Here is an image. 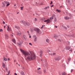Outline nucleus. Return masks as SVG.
Listing matches in <instances>:
<instances>
[{
  "instance_id": "f257e3e1",
  "label": "nucleus",
  "mask_w": 75,
  "mask_h": 75,
  "mask_svg": "<svg viewBox=\"0 0 75 75\" xmlns=\"http://www.w3.org/2000/svg\"><path fill=\"white\" fill-rule=\"evenodd\" d=\"M20 50L21 52L23 53V55L25 56V57L26 58L28 61H32L33 60H35L36 58V56L33 52H29L24 51L23 50L20 49Z\"/></svg>"
},
{
  "instance_id": "f03ea898",
  "label": "nucleus",
  "mask_w": 75,
  "mask_h": 75,
  "mask_svg": "<svg viewBox=\"0 0 75 75\" xmlns=\"http://www.w3.org/2000/svg\"><path fill=\"white\" fill-rule=\"evenodd\" d=\"M34 30L35 31H36L37 33H38L39 34H40V29L38 28H35L34 29Z\"/></svg>"
},
{
  "instance_id": "7ed1b4c3",
  "label": "nucleus",
  "mask_w": 75,
  "mask_h": 75,
  "mask_svg": "<svg viewBox=\"0 0 75 75\" xmlns=\"http://www.w3.org/2000/svg\"><path fill=\"white\" fill-rule=\"evenodd\" d=\"M33 38L34 39V42H36L37 40V36L35 35H34L33 36Z\"/></svg>"
},
{
  "instance_id": "20e7f679",
  "label": "nucleus",
  "mask_w": 75,
  "mask_h": 75,
  "mask_svg": "<svg viewBox=\"0 0 75 75\" xmlns=\"http://www.w3.org/2000/svg\"><path fill=\"white\" fill-rule=\"evenodd\" d=\"M44 22H47L46 24H48V23H50L51 22V20H50L49 19H48L44 21Z\"/></svg>"
},
{
  "instance_id": "39448f33",
  "label": "nucleus",
  "mask_w": 75,
  "mask_h": 75,
  "mask_svg": "<svg viewBox=\"0 0 75 75\" xmlns=\"http://www.w3.org/2000/svg\"><path fill=\"white\" fill-rule=\"evenodd\" d=\"M4 3L6 4V7H7L10 5V4L9 3V2H7V1H4Z\"/></svg>"
},
{
  "instance_id": "423d86ee",
  "label": "nucleus",
  "mask_w": 75,
  "mask_h": 75,
  "mask_svg": "<svg viewBox=\"0 0 75 75\" xmlns=\"http://www.w3.org/2000/svg\"><path fill=\"white\" fill-rule=\"evenodd\" d=\"M5 38L6 40H7L8 39V35H7V34H5Z\"/></svg>"
},
{
  "instance_id": "0eeeda50",
  "label": "nucleus",
  "mask_w": 75,
  "mask_h": 75,
  "mask_svg": "<svg viewBox=\"0 0 75 75\" xmlns=\"http://www.w3.org/2000/svg\"><path fill=\"white\" fill-rule=\"evenodd\" d=\"M71 18H69V17H68L67 16H65L64 17V19L65 20H69V19H70Z\"/></svg>"
},
{
  "instance_id": "6e6552de",
  "label": "nucleus",
  "mask_w": 75,
  "mask_h": 75,
  "mask_svg": "<svg viewBox=\"0 0 75 75\" xmlns=\"http://www.w3.org/2000/svg\"><path fill=\"white\" fill-rule=\"evenodd\" d=\"M23 38L24 40L25 41H26V36H25V35H23Z\"/></svg>"
},
{
  "instance_id": "1a4fd4ad",
  "label": "nucleus",
  "mask_w": 75,
  "mask_h": 75,
  "mask_svg": "<svg viewBox=\"0 0 75 75\" xmlns=\"http://www.w3.org/2000/svg\"><path fill=\"white\" fill-rule=\"evenodd\" d=\"M2 4L3 5L2 6V7H5V6H6V4H4V2H2Z\"/></svg>"
},
{
  "instance_id": "9d476101",
  "label": "nucleus",
  "mask_w": 75,
  "mask_h": 75,
  "mask_svg": "<svg viewBox=\"0 0 75 75\" xmlns=\"http://www.w3.org/2000/svg\"><path fill=\"white\" fill-rule=\"evenodd\" d=\"M61 59V57H58L57 58H55V60H59V59Z\"/></svg>"
},
{
  "instance_id": "9b49d317",
  "label": "nucleus",
  "mask_w": 75,
  "mask_h": 75,
  "mask_svg": "<svg viewBox=\"0 0 75 75\" xmlns=\"http://www.w3.org/2000/svg\"><path fill=\"white\" fill-rule=\"evenodd\" d=\"M7 30L8 31H11V28H9V26H8V28H7Z\"/></svg>"
},
{
  "instance_id": "f8f14e48",
  "label": "nucleus",
  "mask_w": 75,
  "mask_h": 75,
  "mask_svg": "<svg viewBox=\"0 0 75 75\" xmlns=\"http://www.w3.org/2000/svg\"><path fill=\"white\" fill-rule=\"evenodd\" d=\"M66 48V50H69L70 49V47L69 46H67Z\"/></svg>"
},
{
  "instance_id": "ddd939ff",
  "label": "nucleus",
  "mask_w": 75,
  "mask_h": 75,
  "mask_svg": "<svg viewBox=\"0 0 75 75\" xmlns=\"http://www.w3.org/2000/svg\"><path fill=\"white\" fill-rule=\"evenodd\" d=\"M12 41L15 44H16V40L14 39H13L12 40Z\"/></svg>"
},
{
  "instance_id": "4468645a",
  "label": "nucleus",
  "mask_w": 75,
  "mask_h": 75,
  "mask_svg": "<svg viewBox=\"0 0 75 75\" xmlns=\"http://www.w3.org/2000/svg\"><path fill=\"white\" fill-rule=\"evenodd\" d=\"M2 67H3V68H5L6 65L4 64V62L2 63Z\"/></svg>"
},
{
  "instance_id": "2eb2a0df",
  "label": "nucleus",
  "mask_w": 75,
  "mask_h": 75,
  "mask_svg": "<svg viewBox=\"0 0 75 75\" xmlns=\"http://www.w3.org/2000/svg\"><path fill=\"white\" fill-rule=\"evenodd\" d=\"M21 75H25V74H24V72L23 71H21Z\"/></svg>"
},
{
  "instance_id": "dca6fc26",
  "label": "nucleus",
  "mask_w": 75,
  "mask_h": 75,
  "mask_svg": "<svg viewBox=\"0 0 75 75\" xmlns=\"http://www.w3.org/2000/svg\"><path fill=\"white\" fill-rule=\"evenodd\" d=\"M23 24L24 25H27V22L25 21H24V22H23Z\"/></svg>"
},
{
  "instance_id": "f3484780",
  "label": "nucleus",
  "mask_w": 75,
  "mask_h": 75,
  "mask_svg": "<svg viewBox=\"0 0 75 75\" xmlns=\"http://www.w3.org/2000/svg\"><path fill=\"white\" fill-rule=\"evenodd\" d=\"M42 51H41L40 52V57H41L42 56Z\"/></svg>"
},
{
  "instance_id": "a211bd4d",
  "label": "nucleus",
  "mask_w": 75,
  "mask_h": 75,
  "mask_svg": "<svg viewBox=\"0 0 75 75\" xmlns=\"http://www.w3.org/2000/svg\"><path fill=\"white\" fill-rule=\"evenodd\" d=\"M4 61H7V59L5 57H4Z\"/></svg>"
},
{
  "instance_id": "6ab92c4d",
  "label": "nucleus",
  "mask_w": 75,
  "mask_h": 75,
  "mask_svg": "<svg viewBox=\"0 0 75 75\" xmlns=\"http://www.w3.org/2000/svg\"><path fill=\"white\" fill-rule=\"evenodd\" d=\"M53 19H54V18L52 16L50 17V20H52Z\"/></svg>"
},
{
  "instance_id": "aec40b11",
  "label": "nucleus",
  "mask_w": 75,
  "mask_h": 75,
  "mask_svg": "<svg viewBox=\"0 0 75 75\" xmlns=\"http://www.w3.org/2000/svg\"><path fill=\"white\" fill-rule=\"evenodd\" d=\"M62 75H66V73H65V72H63L62 73Z\"/></svg>"
},
{
  "instance_id": "412c9836",
  "label": "nucleus",
  "mask_w": 75,
  "mask_h": 75,
  "mask_svg": "<svg viewBox=\"0 0 75 75\" xmlns=\"http://www.w3.org/2000/svg\"><path fill=\"white\" fill-rule=\"evenodd\" d=\"M23 44V42H22V40H21L20 41L19 45H21V44Z\"/></svg>"
},
{
  "instance_id": "4be33fe9",
  "label": "nucleus",
  "mask_w": 75,
  "mask_h": 75,
  "mask_svg": "<svg viewBox=\"0 0 75 75\" xmlns=\"http://www.w3.org/2000/svg\"><path fill=\"white\" fill-rule=\"evenodd\" d=\"M24 22V21H20V23H23Z\"/></svg>"
},
{
  "instance_id": "5701e85b",
  "label": "nucleus",
  "mask_w": 75,
  "mask_h": 75,
  "mask_svg": "<svg viewBox=\"0 0 75 75\" xmlns=\"http://www.w3.org/2000/svg\"><path fill=\"white\" fill-rule=\"evenodd\" d=\"M56 11L58 12V13H60V12H61V11L59 10H58V9H57L56 10Z\"/></svg>"
},
{
  "instance_id": "b1692460",
  "label": "nucleus",
  "mask_w": 75,
  "mask_h": 75,
  "mask_svg": "<svg viewBox=\"0 0 75 75\" xmlns=\"http://www.w3.org/2000/svg\"><path fill=\"white\" fill-rule=\"evenodd\" d=\"M15 28H17V29H18H18H19V27H18L17 26H15Z\"/></svg>"
},
{
  "instance_id": "393cba45",
  "label": "nucleus",
  "mask_w": 75,
  "mask_h": 75,
  "mask_svg": "<svg viewBox=\"0 0 75 75\" xmlns=\"http://www.w3.org/2000/svg\"><path fill=\"white\" fill-rule=\"evenodd\" d=\"M54 21H57V18H54Z\"/></svg>"
},
{
  "instance_id": "a878e982",
  "label": "nucleus",
  "mask_w": 75,
  "mask_h": 75,
  "mask_svg": "<svg viewBox=\"0 0 75 75\" xmlns=\"http://www.w3.org/2000/svg\"><path fill=\"white\" fill-rule=\"evenodd\" d=\"M52 17L53 18L55 17V14H53L52 16Z\"/></svg>"
},
{
  "instance_id": "bb28decb",
  "label": "nucleus",
  "mask_w": 75,
  "mask_h": 75,
  "mask_svg": "<svg viewBox=\"0 0 75 75\" xmlns=\"http://www.w3.org/2000/svg\"><path fill=\"white\" fill-rule=\"evenodd\" d=\"M24 7H21V10H23V8Z\"/></svg>"
},
{
  "instance_id": "cd10ccee",
  "label": "nucleus",
  "mask_w": 75,
  "mask_h": 75,
  "mask_svg": "<svg viewBox=\"0 0 75 75\" xmlns=\"http://www.w3.org/2000/svg\"><path fill=\"white\" fill-rule=\"evenodd\" d=\"M46 41L47 42H49V40L48 39H47L46 40Z\"/></svg>"
},
{
  "instance_id": "c85d7f7f",
  "label": "nucleus",
  "mask_w": 75,
  "mask_h": 75,
  "mask_svg": "<svg viewBox=\"0 0 75 75\" xmlns=\"http://www.w3.org/2000/svg\"><path fill=\"white\" fill-rule=\"evenodd\" d=\"M70 60H71V58H68V61H70Z\"/></svg>"
},
{
  "instance_id": "c756f323",
  "label": "nucleus",
  "mask_w": 75,
  "mask_h": 75,
  "mask_svg": "<svg viewBox=\"0 0 75 75\" xmlns=\"http://www.w3.org/2000/svg\"><path fill=\"white\" fill-rule=\"evenodd\" d=\"M35 21H37V18H35Z\"/></svg>"
},
{
  "instance_id": "7c9ffc66",
  "label": "nucleus",
  "mask_w": 75,
  "mask_h": 75,
  "mask_svg": "<svg viewBox=\"0 0 75 75\" xmlns=\"http://www.w3.org/2000/svg\"><path fill=\"white\" fill-rule=\"evenodd\" d=\"M29 45H31V46H32V44H31V43H29Z\"/></svg>"
},
{
  "instance_id": "2f4dec72",
  "label": "nucleus",
  "mask_w": 75,
  "mask_h": 75,
  "mask_svg": "<svg viewBox=\"0 0 75 75\" xmlns=\"http://www.w3.org/2000/svg\"><path fill=\"white\" fill-rule=\"evenodd\" d=\"M45 25H42V27H41V28H43V27H45Z\"/></svg>"
},
{
  "instance_id": "473e14b6",
  "label": "nucleus",
  "mask_w": 75,
  "mask_h": 75,
  "mask_svg": "<svg viewBox=\"0 0 75 75\" xmlns=\"http://www.w3.org/2000/svg\"><path fill=\"white\" fill-rule=\"evenodd\" d=\"M9 74H10V71H8V74H7L6 75H9Z\"/></svg>"
},
{
  "instance_id": "72a5a7b5",
  "label": "nucleus",
  "mask_w": 75,
  "mask_h": 75,
  "mask_svg": "<svg viewBox=\"0 0 75 75\" xmlns=\"http://www.w3.org/2000/svg\"><path fill=\"white\" fill-rule=\"evenodd\" d=\"M57 35H55L54 37V38H57Z\"/></svg>"
},
{
  "instance_id": "f704fd0d",
  "label": "nucleus",
  "mask_w": 75,
  "mask_h": 75,
  "mask_svg": "<svg viewBox=\"0 0 75 75\" xmlns=\"http://www.w3.org/2000/svg\"><path fill=\"white\" fill-rule=\"evenodd\" d=\"M47 52H50V50H47Z\"/></svg>"
},
{
  "instance_id": "c9c22d12",
  "label": "nucleus",
  "mask_w": 75,
  "mask_h": 75,
  "mask_svg": "<svg viewBox=\"0 0 75 75\" xmlns=\"http://www.w3.org/2000/svg\"><path fill=\"white\" fill-rule=\"evenodd\" d=\"M64 28H65V29H66V30L67 29V28L65 27V26H64Z\"/></svg>"
},
{
  "instance_id": "e433bc0d",
  "label": "nucleus",
  "mask_w": 75,
  "mask_h": 75,
  "mask_svg": "<svg viewBox=\"0 0 75 75\" xmlns=\"http://www.w3.org/2000/svg\"><path fill=\"white\" fill-rule=\"evenodd\" d=\"M44 9H45V10H47V7H46L45 8H44Z\"/></svg>"
},
{
  "instance_id": "4c0bfd02",
  "label": "nucleus",
  "mask_w": 75,
  "mask_h": 75,
  "mask_svg": "<svg viewBox=\"0 0 75 75\" xmlns=\"http://www.w3.org/2000/svg\"><path fill=\"white\" fill-rule=\"evenodd\" d=\"M40 71L38 72V73H39V74H41L42 73L41 71H40Z\"/></svg>"
},
{
  "instance_id": "58836bf2",
  "label": "nucleus",
  "mask_w": 75,
  "mask_h": 75,
  "mask_svg": "<svg viewBox=\"0 0 75 75\" xmlns=\"http://www.w3.org/2000/svg\"><path fill=\"white\" fill-rule=\"evenodd\" d=\"M50 55H51V56H52V53L50 54Z\"/></svg>"
},
{
  "instance_id": "ea45409f",
  "label": "nucleus",
  "mask_w": 75,
  "mask_h": 75,
  "mask_svg": "<svg viewBox=\"0 0 75 75\" xmlns=\"http://www.w3.org/2000/svg\"><path fill=\"white\" fill-rule=\"evenodd\" d=\"M44 73H45V72H46V71L45 70H44Z\"/></svg>"
},
{
  "instance_id": "a19ab883",
  "label": "nucleus",
  "mask_w": 75,
  "mask_h": 75,
  "mask_svg": "<svg viewBox=\"0 0 75 75\" xmlns=\"http://www.w3.org/2000/svg\"><path fill=\"white\" fill-rule=\"evenodd\" d=\"M40 69H41V68H38V70H40Z\"/></svg>"
},
{
  "instance_id": "79ce46f5",
  "label": "nucleus",
  "mask_w": 75,
  "mask_h": 75,
  "mask_svg": "<svg viewBox=\"0 0 75 75\" xmlns=\"http://www.w3.org/2000/svg\"><path fill=\"white\" fill-rule=\"evenodd\" d=\"M11 37H13V35H11Z\"/></svg>"
},
{
  "instance_id": "37998d69",
  "label": "nucleus",
  "mask_w": 75,
  "mask_h": 75,
  "mask_svg": "<svg viewBox=\"0 0 75 75\" xmlns=\"http://www.w3.org/2000/svg\"><path fill=\"white\" fill-rule=\"evenodd\" d=\"M52 4V1H51V3H50V4Z\"/></svg>"
},
{
  "instance_id": "c03bdc74",
  "label": "nucleus",
  "mask_w": 75,
  "mask_h": 75,
  "mask_svg": "<svg viewBox=\"0 0 75 75\" xmlns=\"http://www.w3.org/2000/svg\"><path fill=\"white\" fill-rule=\"evenodd\" d=\"M73 71H74V70L73 69H71V72H73Z\"/></svg>"
},
{
  "instance_id": "a18cd8bd",
  "label": "nucleus",
  "mask_w": 75,
  "mask_h": 75,
  "mask_svg": "<svg viewBox=\"0 0 75 75\" xmlns=\"http://www.w3.org/2000/svg\"><path fill=\"white\" fill-rule=\"evenodd\" d=\"M58 41L60 42L61 41V40H60V39H58Z\"/></svg>"
},
{
  "instance_id": "49530a36",
  "label": "nucleus",
  "mask_w": 75,
  "mask_h": 75,
  "mask_svg": "<svg viewBox=\"0 0 75 75\" xmlns=\"http://www.w3.org/2000/svg\"><path fill=\"white\" fill-rule=\"evenodd\" d=\"M53 6H54V5H52V6H51V7H53Z\"/></svg>"
},
{
  "instance_id": "de8ad7c7",
  "label": "nucleus",
  "mask_w": 75,
  "mask_h": 75,
  "mask_svg": "<svg viewBox=\"0 0 75 75\" xmlns=\"http://www.w3.org/2000/svg\"><path fill=\"white\" fill-rule=\"evenodd\" d=\"M3 24H5V22L4 21H3Z\"/></svg>"
},
{
  "instance_id": "09e8293b",
  "label": "nucleus",
  "mask_w": 75,
  "mask_h": 75,
  "mask_svg": "<svg viewBox=\"0 0 75 75\" xmlns=\"http://www.w3.org/2000/svg\"><path fill=\"white\" fill-rule=\"evenodd\" d=\"M14 74H15V75H17V74H16V73H15Z\"/></svg>"
},
{
  "instance_id": "8fccbe9b",
  "label": "nucleus",
  "mask_w": 75,
  "mask_h": 75,
  "mask_svg": "<svg viewBox=\"0 0 75 75\" xmlns=\"http://www.w3.org/2000/svg\"><path fill=\"white\" fill-rule=\"evenodd\" d=\"M53 55H55V53H53Z\"/></svg>"
},
{
  "instance_id": "3c124183",
  "label": "nucleus",
  "mask_w": 75,
  "mask_h": 75,
  "mask_svg": "<svg viewBox=\"0 0 75 75\" xmlns=\"http://www.w3.org/2000/svg\"><path fill=\"white\" fill-rule=\"evenodd\" d=\"M40 5H43V4L42 3H41L40 4Z\"/></svg>"
},
{
  "instance_id": "603ef678",
  "label": "nucleus",
  "mask_w": 75,
  "mask_h": 75,
  "mask_svg": "<svg viewBox=\"0 0 75 75\" xmlns=\"http://www.w3.org/2000/svg\"><path fill=\"white\" fill-rule=\"evenodd\" d=\"M47 7V8H50V7H49V6H48Z\"/></svg>"
},
{
  "instance_id": "864d4df0",
  "label": "nucleus",
  "mask_w": 75,
  "mask_h": 75,
  "mask_svg": "<svg viewBox=\"0 0 75 75\" xmlns=\"http://www.w3.org/2000/svg\"><path fill=\"white\" fill-rule=\"evenodd\" d=\"M29 38H31V36H29Z\"/></svg>"
},
{
  "instance_id": "5fc2aeb1",
  "label": "nucleus",
  "mask_w": 75,
  "mask_h": 75,
  "mask_svg": "<svg viewBox=\"0 0 75 75\" xmlns=\"http://www.w3.org/2000/svg\"><path fill=\"white\" fill-rule=\"evenodd\" d=\"M27 33H29V32L28 31H27Z\"/></svg>"
},
{
  "instance_id": "6e6d98bb",
  "label": "nucleus",
  "mask_w": 75,
  "mask_h": 75,
  "mask_svg": "<svg viewBox=\"0 0 75 75\" xmlns=\"http://www.w3.org/2000/svg\"><path fill=\"white\" fill-rule=\"evenodd\" d=\"M55 27L56 28H57V26H55Z\"/></svg>"
},
{
  "instance_id": "4d7b16f0",
  "label": "nucleus",
  "mask_w": 75,
  "mask_h": 75,
  "mask_svg": "<svg viewBox=\"0 0 75 75\" xmlns=\"http://www.w3.org/2000/svg\"><path fill=\"white\" fill-rule=\"evenodd\" d=\"M45 18H43V20H45Z\"/></svg>"
},
{
  "instance_id": "13d9d810",
  "label": "nucleus",
  "mask_w": 75,
  "mask_h": 75,
  "mask_svg": "<svg viewBox=\"0 0 75 75\" xmlns=\"http://www.w3.org/2000/svg\"><path fill=\"white\" fill-rule=\"evenodd\" d=\"M8 61H9V60H10V59L9 58H8Z\"/></svg>"
},
{
  "instance_id": "bf43d9fd",
  "label": "nucleus",
  "mask_w": 75,
  "mask_h": 75,
  "mask_svg": "<svg viewBox=\"0 0 75 75\" xmlns=\"http://www.w3.org/2000/svg\"><path fill=\"white\" fill-rule=\"evenodd\" d=\"M20 35H21V33H20Z\"/></svg>"
},
{
  "instance_id": "052dcab7",
  "label": "nucleus",
  "mask_w": 75,
  "mask_h": 75,
  "mask_svg": "<svg viewBox=\"0 0 75 75\" xmlns=\"http://www.w3.org/2000/svg\"><path fill=\"white\" fill-rule=\"evenodd\" d=\"M74 62V64H75V61Z\"/></svg>"
},
{
  "instance_id": "680f3d73",
  "label": "nucleus",
  "mask_w": 75,
  "mask_h": 75,
  "mask_svg": "<svg viewBox=\"0 0 75 75\" xmlns=\"http://www.w3.org/2000/svg\"><path fill=\"white\" fill-rule=\"evenodd\" d=\"M4 28H6V26H4Z\"/></svg>"
},
{
  "instance_id": "e2e57ef3",
  "label": "nucleus",
  "mask_w": 75,
  "mask_h": 75,
  "mask_svg": "<svg viewBox=\"0 0 75 75\" xmlns=\"http://www.w3.org/2000/svg\"><path fill=\"white\" fill-rule=\"evenodd\" d=\"M1 31H3V30H2V29H1Z\"/></svg>"
},
{
  "instance_id": "0e129e2a",
  "label": "nucleus",
  "mask_w": 75,
  "mask_h": 75,
  "mask_svg": "<svg viewBox=\"0 0 75 75\" xmlns=\"http://www.w3.org/2000/svg\"><path fill=\"white\" fill-rule=\"evenodd\" d=\"M70 51L71 52H72V50H70Z\"/></svg>"
},
{
  "instance_id": "69168bd1",
  "label": "nucleus",
  "mask_w": 75,
  "mask_h": 75,
  "mask_svg": "<svg viewBox=\"0 0 75 75\" xmlns=\"http://www.w3.org/2000/svg\"><path fill=\"white\" fill-rule=\"evenodd\" d=\"M0 31L1 32V29H0Z\"/></svg>"
},
{
  "instance_id": "338daca9",
  "label": "nucleus",
  "mask_w": 75,
  "mask_h": 75,
  "mask_svg": "<svg viewBox=\"0 0 75 75\" xmlns=\"http://www.w3.org/2000/svg\"><path fill=\"white\" fill-rule=\"evenodd\" d=\"M18 13H19V12H18V13H17V14H18Z\"/></svg>"
},
{
  "instance_id": "774afa93",
  "label": "nucleus",
  "mask_w": 75,
  "mask_h": 75,
  "mask_svg": "<svg viewBox=\"0 0 75 75\" xmlns=\"http://www.w3.org/2000/svg\"><path fill=\"white\" fill-rule=\"evenodd\" d=\"M28 35H30V34L29 33H28Z\"/></svg>"
}]
</instances>
